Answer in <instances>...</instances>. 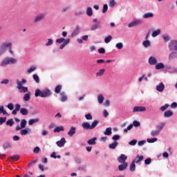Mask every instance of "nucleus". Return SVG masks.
Listing matches in <instances>:
<instances>
[{"label":"nucleus","mask_w":177,"mask_h":177,"mask_svg":"<svg viewBox=\"0 0 177 177\" xmlns=\"http://www.w3.org/2000/svg\"><path fill=\"white\" fill-rule=\"evenodd\" d=\"M81 31V26H80V25H77L75 27V29L73 30V31L71 32V37L74 38V37H77V35H78V34H80Z\"/></svg>","instance_id":"obj_9"},{"label":"nucleus","mask_w":177,"mask_h":177,"mask_svg":"<svg viewBox=\"0 0 177 177\" xmlns=\"http://www.w3.org/2000/svg\"><path fill=\"white\" fill-rule=\"evenodd\" d=\"M154 14L153 12H147L143 15L142 17L143 19H150L151 17H153Z\"/></svg>","instance_id":"obj_27"},{"label":"nucleus","mask_w":177,"mask_h":177,"mask_svg":"<svg viewBox=\"0 0 177 177\" xmlns=\"http://www.w3.org/2000/svg\"><path fill=\"white\" fill-rule=\"evenodd\" d=\"M104 101V97L103 96V94H99L97 96V102L99 104H102Z\"/></svg>","instance_id":"obj_28"},{"label":"nucleus","mask_w":177,"mask_h":177,"mask_svg":"<svg viewBox=\"0 0 177 177\" xmlns=\"http://www.w3.org/2000/svg\"><path fill=\"white\" fill-rule=\"evenodd\" d=\"M23 99L24 102H29V100H31V92L28 91L26 93H25Z\"/></svg>","instance_id":"obj_20"},{"label":"nucleus","mask_w":177,"mask_h":177,"mask_svg":"<svg viewBox=\"0 0 177 177\" xmlns=\"http://www.w3.org/2000/svg\"><path fill=\"white\" fill-rule=\"evenodd\" d=\"M34 81H35L36 84H39V77L37 74H34L32 75Z\"/></svg>","instance_id":"obj_46"},{"label":"nucleus","mask_w":177,"mask_h":177,"mask_svg":"<svg viewBox=\"0 0 177 177\" xmlns=\"http://www.w3.org/2000/svg\"><path fill=\"white\" fill-rule=\"evenodd\" d=\"M164 89H165V85L162 82L159 83L156 86V91L158 92H164Z\"/></svg>","instance_id":"obj_15"},{"label":"nucleus","mask_w":177,"mask_h":177,"mask_svg":"<svg viewBox=\"0 0 177 177\" xmlns=\"http://www.w3.org/2000/svg\"><path fill=\"white\" fill-rule=\"evenodd\" d=\"M61 95V102H67V95H66V93L62 92L60 93Z\"/></svg>","instance_id":"obj_30"},{"label":"nucleus","mask_w":177,"mask_h":177,"mask_svg":"<svg viewBox=\"0 0 177 177\" xmlns=\"http://www.w3.org/2000/svg\"><path fill=\"white\" fill-rule=\"evenodd\" d=\"M145 158V157L143 156H139L137 155L136 156L135 160H133V161L136 163V164H139V162H142V161H143V159Z\"/></svg>","instance_id":"obj_19"},{"label":"nucleus","mask_w":177,"mask_h":177,"mask_svg":"<svg viewBox=\"0 0 177 177\" xmlns=\"http://www.w3.org/2000/svg\"><path fill=\"white\" fill-rule=\"evenodd\" d=\"M117 146H118V141H113L111 144L109 145V147L111 150H115V149L117 148Z\"/></svg>","instance_id":"obj_23"},{"label":"nucleus","mask_w":177,"mask_h":177,"mask_svg":"<svg viewBox=\"0 0 177 177\" xmlns=\"http://www.w3.org/2000/svg\"><path fill=\"white\" fill-rule=\"evenodd\" d=\"M164 127H165V122H162L160 124L156 126L157 131H159V133L162 131Z\"/></svg>","instance_id":"obj_29"},{"label":"nucleus","mask_w":177,"mask_h":177,"mask_svg":"<svg viewBox=\"0 0 177 177\" xmlns=\"http://www.w3.org/2000/svg\"><path fill=\"white\" fill-rule=\"evenodd\" d=\"M41 151V148H39V147H36L34 148L33 149V152L35 153V154H38V153H39V151Z\"/></svg>","instance_id":"obj_60"},{"label":"nucleus","mask_w":177,"mask_h":177,"mask_svg":"<svg viewBox=\"0 0 177 177\" xmlns=\"http://www.w3.org/2000/svg\"><path fill=\"white\" fill-rule=\"evenodd\" d=\"M136 143H138V140H131V141H130V142H129V145L130 146H136Z\"/></svg>","instance_id":"obj_58"},{"label":"nucleus","mask_w":177,"mask_h":177,"mask_svg":"<svg viewBox=\"0 0 177 177\" xmlns=\"http://www.w3.org/2000/svg\"><path fill=\"white\" fill-rule=\"evenodd\" d=\"M56 43L62 44L60 45L59 49H64V48H66V46L70 44V39H65L64 37H61L59 39H56Z\"/></svg>","instance_id":"obj_4"},{"label":"nucleus","mask_w":177,"mask_h":177,"mask_svg":"<svg viewBox=\"0 0 177 177\" xmlns=\"http://www.w3.org/2000/svg\"><path fill=\"white\" fill-rule=\"evenodd\" d=\"M160 34H161V30L157 29L152 32L151 36L153 38H156V37H158V35H160Z\"/></svg>","instance_id":"obj_31"},{"label":"nucleus","mask_w":177,"mask_h":177,"mask_svg":"<svg viewBox=\"0 0 177 177\" xmlns=\"http://www.w3.org/2000/svg\"><path fill=\"white\" fill-rule=\"evenodd\" d=\"M162 38L163 39V41H165V42H168L171 40V37H169V35H163L162 36Z\"/></svg>","instance_id":"obj_41"},{"label":"nucleus","mask_w":177,"mask_h":177,"mask_svg":"<svg viewBox=\"0 0 177 177\" xmlns=\"http://www.w3.org/2000/svg\"><path fill=\"white\" fill-rule=\"evenodd\" d=\"M142 23H143L142 19H134L133 21L128 24V27L129 28H132V27H136V26H139V24H142Z\"/></svg>","instance_id":"obj_6"},{"label":"nucleus","mask_w":177,"mask_h":177,"mask_svg":"<svg viewBox=\"0 0 177 177\" xmlns=\"http://www.w3.org/2000/svg\"><path fill=\"white\" fill-rule=\"evenodd\" d=\"M169 107V104H166L164 106H162L160 108V111H165L166 109H167Z\"/></svg>","instance_id":"obj_50"},{"label":"nucleus","mask_w":177,"mask_h":177,"mask_svg":"<svg viewBox=\"0 0 177 177\" xmlns=\"http://www.w3.org/2000/svg\"><path fill=\"white\" fill-rule=\"evenodd\" d=\"M17 63V59L13 57H6L4 58L0 64L1 67H5V66H8V64H15Z\"/></svg>","instance_id":"obj_3"},{"label":"nucleus","mask_w":177,"mask_h":177,"mask_svg":"<svg viewBox=\"0 0 177 177\" xmlns=\"http://www.w3.org/2000/svg\"><path fill=\"white\" fill-rule=\"evenodd\" d=\"M174 59H177V53L175 51L170 53L168 56V60H174Z\"/></svg>","instance_id":"obj_22"},{"label":"nucleus","mask_w":177,"mask_h":177,"mask_svg":"<svg viewBox=\"0 0 177 177\" xmlns=\"http://www.w3.org/2000/svg\"><path fill=\"white\" fill-rule=\"evenodd\" d=\"M24 84H23V82L19 80H17V87L19 86H23Z\"/></svg>","instance_id":"obj_63"},{"label":"nucleus","mask_w":177,"mask_h":177,"mask_svg":"<svg viewBox=\"0 0 177 177\" xmlns=\"http://www.w3.org/2000/svg\"><path fill=\"white\" fill-rule=\"evenodd\" d=\"M133 128V124H131L129 126L127 127V129H124V133H127L129 131H131Z\"/></svg>","instance_id":"obj_53"},{"label":"nucleus","mask_w":177,"mask_h":177,"mask_svg":"<svg viewBox=\"0 0 177 177\" xmlns=\"http://www.w3.org/2000/svg\"><path fill=\"white\" fill-rule=\"evenodd\" d=\"M0 114H3V115H6V114H8V112L4 109L3 106H0Z\"/></svg>","instance_id":"obj_47"},{"label":"nucleus","mask_w":177,"mask_h":177,"mask_svg":"<svg viewBox=\"0 0 177 177\" xmlns=\"http://www.w3.org/2000/svg\"><path fill=\"white\" fill-rule=\"evenodd\" d=\"M75 132H77V127H71L70 130L68 131V135L71 138L75 135Z\"/></svg>","instance_id":"obj_17"},{"label":"nucleus","mask_w":177,"mask_h":177,"mask_svg":"<svg viewBox=\"0 0 177 177\" xmlns=\"http://www.w3.org/2000/svg\"><path fill=\"white\" fill-rule=\"evenodd\" d=\"M84 15V12L81 10L75 11V16H81Z\"/></svg>","instance_id":"obj_62"},{"label":"nucleus","mask_w":177,"mask_h":177,"mask_svg":"<svg viewBox=\"0 0 177 177\" xmlns=\"http://www.w3.org/2000/svg\"><path fill=\"white\" fill-rule=\"evenodd\" d=\"M133 127L138 128V127H140V122L138 120H134L132 124Z\"/></svg>","instance_id":"obj_55"},{"label":"nucleus","mask_w":177,"mask_h":177,"mask_svg":"<svg viewBox=\"0 0 177 177\" xmlns=\"http://www.w3.org/2000/svg\"><path fill=\"white\" fill-rule=\"evenodd\" d=\"M93 22L94 23V24H93L91 26L90 28L91 31H96V30H99V28H102V24H100V22H99L97 19L96 18L93 19Z\"/></svg>","instance_id":"obj_5"},{"label":"nucleus","mask_w":177,"mask_h":177,"mask_svg":"<svg viewBox=\"0 0 177 177\" xmlns=\"http://www.w3.org/2000/svg\"><path fill=\"white\" fill-rule=\"evenodd\" d=\"M37 122H39V118L30 119L28 121V125H33V124H35Z\"/></svg>","instance_id":"obj_33"},{"label":"nucleus","mask_w":177,"mask_h":177,"mask_svg":"<svg viewBox=\"0 0 177 177\" xmlns=\"http://www.w3.org/2000/svg\"><path fill=\"white\" fill-rule=\"evenodd\" d=\"M128 167V163H122L118 166L119 171H125Z\"/></svg>","instance_id":"obj_25"},{"label":"nucleus","mask_w":177,"mask_h":177,"mask_svg":"<svg viewBox=\"0 0 177 177\" xmlns=\"http://www.w3.org/2000/svg\"><path fill=\"white\" fill-rule=\"evenodd\" d=\"M158 139L156 138H148L147 140V142L148 143H154L155 142H157Z\"/></svg>","instance_id":"obj_51"},{"label":"nucleus","mask_w":177,"mask_h":177,"mask_svg":"<svg viewBox=\"0 0 177 177\" xmlns=\"http://www.w3.org/2000/svg\"><path fill=\"white\" fill-rule=\"evenodd\" d=\"M52 95V92L49 88H44L41 91L39 88H37L35 92V97H49Z\"/></svg>","instance_id":"obj_1"},{"label":"nucleus","mask_w":177,"mask_h":177,"mask_svg":"<svg viewBox=\"0 0 177 177\" xmlns=\"http://www.w3.org/2000/svg\"><path fill=\"white\" fill-rule=\"evenodd\" d=\"M13 46V44L10 41H8L7 42V49H8V52L9 53H10V55H15V53H13V50L12 49Z\"/></svg>","instance_id":"obj_21"},{"label":"nucleus","mask_w":177,"mask_h":177,"mask_svg":"<svg viewBox=\"0 0 177 177\" xmlns=\"http://www.w3.org/2000/svg\"><path fill=\"white\" fill-rule=\"evenodd\" d=\"M160 135V131L154 130L151 132V136H158Z\"/></svg>","instance_id":"obj_44"},{"label":"nucleus","mask_w":177,"mask_h":177,"mask_svg":"<svg viewBox=\"0 0 177 177\" xmlns=\"http://www.w3.org/2000/svg\"><path fill=\"white\" fill-rule=\"evenodd\" d=\"M45 18V13H40L37 15L34 19V23H39L42 19Z\"/></svg>","instance_id":"obj_11"},{"label":"nucleus","mask_w":177,"mask_h":177,"mask_svg":"<svg viewBox=\"0 0 177 177\" xmlns=\"http://www.w3.org/2000/svg\"><path fill=\"white\" fill-rule=\"evenodd\" d=\"M20 93H27L28 92V88L24 86L17 87Z\"/></svg>","instance_id":"obj_18"},{"label":"nucleus","mask_w":177,"mask_h":177,"mask_svg":"<svg viewBox=\"0 0 177 177\" xmlns=\"http://www.w3.org/2000/svg\"><path fill=\"white\" fill-rule=\"evenodd\" d=\"M27 125V120L26 119H23L21 121V127L17 126L16 127V131H20V129H24V128H26Z\"/></svg>","instance_id":"obj_13"},{"label":"nucleus","mask_w":177,"mask_h":177,"mask_svg":"<svg viewBox=\"0 0 177 177\" xmlns=\"http://www.w3.org/2000/svg\"><path fill=\"white\" fill-rule=\"evenodd\" d=\"M20 113L22 115H28V110H27L26 108H22L20 109Z\"/></svg>","instance_id":"obj_36"},{"label":"nucleus","mask_w":177,"mask_h":177,"mask_svg":"<svg viewBox=\"0 0 177 177\" xmlns=\"http://www.w3.org/2000/svg\"><path fill=\"white\" fill-rule=\"evenodd\" d=\"M96 140H97V138L96 137H94L87 141L88 145H96Z\"/></svg>","instance_id":"obj_26"},{"label":"nucleus","mask_w":177,"mask_h":177,"mask_svg":"<svg viewBox=\"0 0 177 177\" xmlns=\"http://www.w3.org/2000/svg\"><path fill=\"white\" fill-rule=\"evenodd\" d=\"M35 70H37V67L35 66H32L29 69H28V73L30 74L33 71H35Z\"/></svg>","instance_id":"obj_54"},{"label":"nucleus","mask_w":177,"mask_h":177,"mask_svg":"<svg viewBox=\"0 0 177 177\" xmlns=\"http://www.w3.org/2000/svg\"><path fill=\"white\" fill-rule=\"evenodd\" d=\"M62 91V85H58L55 88V93H60Z\"/></svg>","instance_id":"obj_48"},{"label":"nucleus","mask_w":177,"mask_h":177,"mask_svg":"<svg viewBox=\"0 0 177 177\" xmlns=\"http://www.w3.org/2000/svg\"><path fill=\"white\" fill-rule=\"evenodd\" d=\"M47 42L45 44L46 46H50V45H53V39H48Z\"/></svg>","instance_id":"obj_49"},{"label":"nucleus","mask_w":177,"mask_h":177,"mask_svg":"<svg viewBox=\"0 0 177 177\" xmlns=\"http://www.w3.org/2000/svg\"><path fill=\"white\" fill-rule=\"evenodd\" d=\"M6 117L4 118H0V125H3V123L6 122Z\"/></svg>","instance_id":"obj_61"},{"label":"nucleus","mask_w":177,"mask_h":177,"mask_svg":"<svg viewBox=\"0 0 177 177\" xmlns=\"http://www.w3.org/2000/svg\"><path fill=\"white\" fill-rule=\"evenodd\" d=\"M109 9V6H107V4H104L103 6V8H102V13H106V12H107Z\"/></svg>","instance_id":"obj_59"},{"label":"nucleus","mask_w":177,"mask_h":177,"mask_svg":"<svg viewBox=\"0 0 177 177\" xmlns=\"http://www.w3.org/2000/svg\"><path fill=\"white\" fill-rule=\"evenodd\" d=\"M104 73H106V69L102 68L96 73V77H102Z\"/></svg>","instance_id":"obj_34"},{"label":"nucleus","mask_w":177,"mask_h":177,"mask_svg":"<svg viewBox=\"0 0 177 177\" xmlns=\"http://www.w3.org/2000/svg\"><path fill=\"white\" fill-rule=\"evenodd\" d=\"M6 124L8 127H13V124H15V121H13V119H9L8 120H7Z\"/></svg>","instance_id":"obj_42"},{"label":"nucleus","mask_w":177,"mask_h":177,"mask_svg":"<svg viewBox=\"0 0 177 177\" xmlns=\"http://www.w3.org/2000/svg\"><path fill=\"white\" fill-rule=\"evenodd\" d=\"M127 158L128 156H127L125 154H121L120 156L118 158V161L120 162V164H128V162H126Z\"/></svg>","instance_id":"obj_10"},{"label":"nucleus","mask_w":177,"mask_h":177,"mask_svg":"<svg viewBox=\"0 0 177 177\" xmlns=\"http://www.w3.org/2000/svg\"><path fill=\"white\" fill-rule=\"evenodd\" d=\"M7 108L12 111L15 109V106H13V104L10 103L7 105Z\"/></svg>","instance_id":"obj_64"},{"label":"nucleus","mask_w":177,"mask_h":177,"mask_svg":"<svg viewBox=\"0 0 177 177\" xmlns=\"http://www.w3.org/2000/svg\"><path fill=\"white\" fill-rule=\"evenodd\" d=\"M168 48L169 50H177V40H171L168 45Z\"/></svg>","instance_id":"obj_8"},{"label":"nucleus","mask_w":177,"mask_h":177,"mask_svg":"<svg viewBox=\"0 0 177 177\" xmlns=\"http://www.w3.org/2000/svg\"><path fill=\"white\" fill-rule=\"evenodd\" d=\"M174 115V112L171 110H168L164 113V117L165 118H169V117H172Z\"/></svg>","instance_id":"obj_24"},{"label":"nucleus","mask_w":177,"mask_h":177,"mask_svg":"<svg viewBox=\"0 0 177 177\" xmlns=\"http://www.w3.org/2000/svg\"><path fill=\"white\" fill-rule=\"evenodd\" d=\"M148 63L150 66H156L157 64V58L156 57H150L148 59Z\"/></svg>","instance_id":"obj_14"},{"label":"nucleus","mask_w":177,"mask_h":177,"mask_svg":"<svg viewBox=\"0 0 177 177\" xmlns=\"http://www.w3.org/2000/svg\"><path fill=\"white\" fill-rule=\"evenodd\" d=\"M113 39V37L111 35H108L104 39L105 44H109V42H111V40Z\"/></svg>","instance_id":"obj_43"},{"label":"nucleus","mask_w":177,"mask_h":177,"mask_svg":"<svg viewBox=\"0 0 177 177\" xmlns=\"http://www.w3.org/2000/svg\"><path fill=\"white\" fill-rule=\"evenodd\" d=\"M97 124H99V120H94L91 124L88 122H84L82 124V127L83 128V129H86V130H92V129H95V128H96V127H97Z\"/></svg>","instance_id":"obj_2"},{"label":"nucleus","mask_w":177,"mask_h":177,"mask_svg":"<svg viewBox=\"0 0 177 177\" xmlns=\"http://www.w3.org/2000/svg\"><path fill=\"white\" fill-rule=\"evenodd\" d=\"M142 45L145 48H149L151 46V43L149 40H145L142 42Z\"/></svg>","instance_id":"obj_40"},{"label":"nucleus","mask_w":177,"mask_h":177,"mask_svg":"<svg viewBox=\"0 0 177 177\" xmlns=\"http://www.w3.org/2000/svg\"><path fill=\"white\" fill-rule=\"evenodd\" d=\"M86 15H87V16H89L90 17H91V16L93 15V11L92 10V8H91V7L87 8Z\"/></svg>","instance_id":"obj_35"},{"label":"nucleus","mask_w":177,"mask_h":177,"mask_svg":"<svg viewBox=\"0 0 177 177\" xmlns=\"http://www.w3.org/2000/svg\"><path fill=\"white\" fill-rule=\"evenodd\" d=\"M111 129H112L111 127L106 128L105 131L104 132V135L110 136V135H111V133H112Z\"/></svg>","instance_id":"obj_37"},{"label":"nucleus","mask_w":177,"mask_h":177,"mask_svg":"<svg viewBox=\"0 0 177 177\" xmlns=\"http://www.w3.org/2000/svg\"><path fill=\"white\" fill-rule=\"evenodd\" d=\"M6 50H8V41L3 42L0 45V56L5 55V53H6Z\"/></svg>","instance_id":"obj_7"},{"label":"nucleus","mask_w":177,"mask_h":177,"mask_svg":"<svg viewBox=\"0 0 177 177\" xmlns=\"http://www.w3.org/2000/svg\"><path fill=\"white\" fill-rule=\"evenodd\" d=\"M64 131V127H63V126H61V127H55V129H54V132H57V133H59V132H62V131Z\"/></svg>","instance_id":"obj_38"},{"label":"nucleus","mask_w":177,"mask_h":177,"mask_svg":"<svg viewBox=\"0 0 177 177\" xmlns=\"http://www.w3.org/2000/svg\"><path fill=\"white\" fill-rule=\"evenodd\" d=\"M164 67H165V66L162 62L156 64V70H161V68H164Z\"/></svg>","instance_id":"obj_39"},{"label":"nucleus","mask_w":177,"mask_h":177,"mask_svg":"<svg viewBox=\"0 0 177 177\" xmlns=\"http://www.w3.org/2000/svg\"><path fill=\"white\" fill-rule=\"evenodd\" d=\"M120 138L121 136L118 134H116L112 137V140H113V142H117V140H120Z\"/></svg>","instance_id":"obj_45"},{"label":"nucleus","mask_w":177,"mask_h":177,"mask_svg":"<svg viewBox=\"0 0 177 177\" xmlns=\"http://www.w3.org/2000/svg\"><path fill=\"white\" fill-rule=\"evenodd\" d=\"M146 111V107L142 106H137L133 109V113H140Z\"/></svg>","instance_id":"obj_12"},{"label":"nucleus","mask_w":177,"mask_h":177,"mask_svg":"<svg viewBox=\"0 0 177 177\" xmlns=\"http://www.w3.org/2000/svg\"><path fill=\"white\" fill-rule=\"evenodd\" d=\"M20 133L21 135V136H24L25 135H27V133H28V130L27 129H21L20 131Z\"/></svg>","instance_id":"obj_56"},{"label":"nucleus","mask_w":177,"mask_h":177,"mask_svg":"<svg viewBox=\"0 0 177 177\" xmlns=\"http://www.w3.org/2000/svg\"><path fill=\"white\" fill-rule=\"evenodd\" d=\"M135 164L136 163L133 160L129 166V170L131 171V172H133L135 169H136V165Z\"/></svg>","instance_id":"obj_32"},{"label":"nucleus","mask_w":177,"mask_h":177,"mask_svg":"<svg viewBox=\"0 0 177 177\" xmlns=\"http://www.w3.org/2000/svg\"><path fill=\"white\" fill-rule=\"evenodd\" d=\"M66 142V138H62L60 140L56 142V145L58 146V147H64Z\"/></svg>","instance_id":"obj_16"},{"label":"nucleus","mask_w":177,"mask_h":177,"mask_svg":"<svg viewBox=\"0 0 177 177\" xmlns=\"http://www.w3.org/2000/svg\"><path fill=\"white\" fill-rule=\"evenodd\" d=\"M145 165H150L151 164V158H148L145 160Z\"/></svg>","instance_id":"obj_57"},{"label":"nucleus","mask_w":177,"mask_h":177,"mask_svg":"<svg viewBox=\"0 0 177 177\" xmlns=\"http://www.w3.org/2000/svg\"><path fill=\"white\" fill-rule=\"evenodd\" d=\"M115 48H117V49L121 50L122 48H124V44L121 42H119L116 44Z\"/></svg>","instance_id":"obj_52"}]
</instances>
